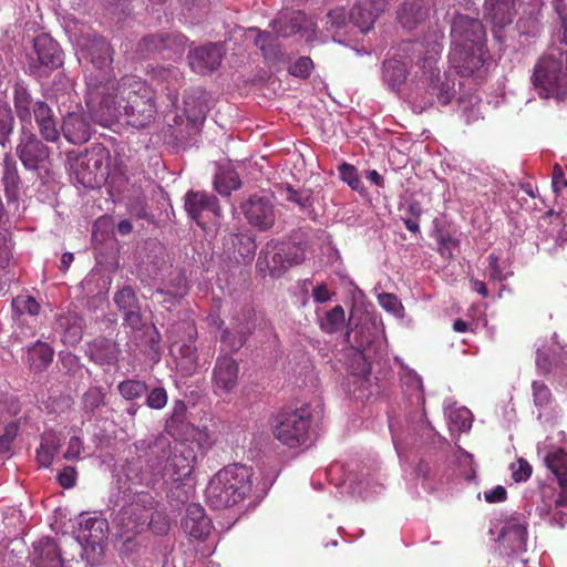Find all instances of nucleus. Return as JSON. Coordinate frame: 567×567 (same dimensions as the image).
Returning a JSON list of instances; mask_svg holds the SVG:
<instances>
[{"label":"nucleus","mask_w":567,"mask_h":567,"mask_svg":"<svg viewBox=\"0 0 567 567\" xmlns=\"http://www.w3.org/2000/svg\"><path fill=\"white\" fill-rule=\"evenodd\" d=\"M53 348L43 341H37L27 349V360L31 370L41 372L53 361Z\"/></svg>","instance_id":"c756f323"},{"label":"nucleus","mask_w":567,"mask_h":567,"mask_svg":"<svg viewBox=\"0 0 567 567\" xmlns=\"http://www.w3.org/2000/svg\"><path fill=\"white\" fill-rule=\"evenodd\" d=\"M116 307L123 312H127L140 307L138 299L132 287L125 286L114 293L113 297Z\"/></svg>","instance_id":"c03bdc74"},{"label":"nucleus","mask_w":567,"mask_h":567,"mask_svg":"<svg viewBox=\"0 0 567 567\" xmlns=\"http://www.w3.org/2000/svg\"><path fill=\"white\" fill-rule=\"evenodd\" d=\"M514 482H526L533 474V467L525 458L520 457L512 464Z\"/></svg>","instance_id":"bf43d9fd"},{"label":"nucleus","mask_w":567,"mask_h":567,"mask_svg":"<svg viewBox=\"0 0 567 567\" xmlns=\"http://www.w3.org/2000/svg\"><path fill=\"white\" fill-rule=\"evenodd\" d=\"M239 380V363L230 355L224 354L216 359L212 371L214 394L225 396L233 392Z\"/></svg>","instance_id":"4468645a"},{"label":"nucleus","mask_w":567,"mask_h":567,"mask_svg":"<svg viewBox=\"0 0 567 567\" xmlns=\"http://www.w3.org/2000/svg\"><path fill=\"white\" fill-rule=\"evenodd\" d=\"M252 326L237 329L235 332L225 330L221 333V341H224L233 351H238L247 342L248 337L252 333Z\"/></svg>","instance_id":"a18cd8bd"},{"label":"nucleus","mask_w":567,"mask_h":567,"mask_svg":"<svg viewBox=\"0 0 567 567\" xmlns=\"http://www.w3.org/2000/svg\"><path fill=\"white\" fill-rule=\"evenodd\" d=\"M338 172L340 178L346 182L351 189L355 192L363 190V183L358 174L357 167L343 162L342 165L338 167Z\"/></svg>","instance_id":"09e8293b"},{"label":"nucleus","mask_w":567,"mask_h":567,"mask_svg":"<svg viewBox=\"0 0 567 567\" xmlns=\"http://www.w3.org/2000/svg\"><path fill=\"white\" fill-rule=\"evenodd\" d=\"M383 10L384 0H362L351 9L350 19L361 33H367Z\"/></svg>","instance_id":"4be33fe9"},{"label":"nucleus","mask_w":567,"mask_h":567,"mask_svg":"<svg viewBox=\"0 0 567 567\" xmlns=\"http://www.w3.org/2000/svg\"><path fill=\"white\" fill-rule=\"evenodd\" d=\"M309 20L302 11H288L281 13L272 22L274 31L282 37H291L307 29Z\"/></svg>","instance_id":"bb28decb"},{"label":"nucleus","mask_w":567,"mask_h":567,"mask_svg":"<svg viewBox=\"0 0 567 567\" xmlns=\"http://www.w3.org/2000/svg\"><path fill=\"white\" fill-rule=\"evenodd\" d=\"M171 353L177 360L181 369L186 371L195 370L198 365L197 348L193 341L171 347Z\"/></svg>","instance_id":"e433bc0d"},{"label":"nucleus","mask_w":567,"mask_h":567,"mask_svg":"<svg viewBox=\"0 0 567 567\" xmlns=\"http://www.w3.org/2000/svg\"><path fill=\"white\" fill-rule=\"evenodd\" d=\"M528 518L524 513L512 514L504 523L498 536L501 545L511 554L523 553L527 549Z\"/></svg>","instance_id":"ddd939ff"},{"label":"nucleus","mask_w":567,"mask_h":567,"mask_svg":"<svg viewBox=\"0 0 567 567\" xmlns=\"http://www.w3.org/2000/svg\"><path fill=\"white\" fill-rule=\"evenodd\" d=\"M498 257L496 254L492 252L488 256V266H489V279L493 282H502L505 280L507 276L503 272L502 268L498 264Z\"/></svg>","instance_id":"69168bd1"},{"label":"nucleus","mask_w":567,"mask_h":567,"mask_svg":"<svg viewBox=\"0 0 567 567\" xmlns=\"http://www.w3.org/2000/svg\"><path fill=\"white\" fill-rule=\"evenodd\" d=\"M346 315L343 308L336 306L320 320V329L326 333L332 334L341 330Z\"/></svg>","instance_id":"79ce46f5"},{"label":"nucleus","mask_w":567,"mask_h":567,"mask_svg":"<svg viewBox=\"0 0 567 567\" xmlns=\"http://www.w3.org/2000/svg\"><path fill=\"white\" fill-rule=\"evenodd\" d=\"M311 416L308 408L280 411L270 419L271 433L288 449L302 446L309 440Z\"/></svg>","instance_id":"39448f33"},{"label":"nucleus","mask_w":567,"mask_h":567,"mask_svg":"<svg viewBox=\"0 0 567 567\" xmlns=\"http://www.w3.org/2000/svg\"><path fill=\"white\" fill-rule=\"evenodd\" d=\"M14 117L11 107L4 101H0V144L6 147L14 128Z\"/></svg>","instance_id":"a19ab883"},{"label":"nucleus","mask_w":567,"mask_h":567,"mask_svg":"<svg viewBox=\"0 0 567 567\" xmlns=\"http://www.w3.org/2000/svg\"><path fill=\"white\" fill-rule=\"evenodd\" d=\"M13 104L21 126L32 127V111L35 101L23 83H16L13 87Z\"/></svg>","instance_id":"cd10ccee"},{"label":"nucleus","mask_w":567,"mask_h":567,"mask_svg":"<svg viewBox=\"0 0 567 567\" xmlns=\"http://www.w3.org/2000/svg\"><path fill=\"white\" fill-rule=\"evenodd\" d=\"M225 50L221 44H203L190 50L187 59L192 70L198 74H207L216 71L221 64Z\"/></svg>","instance_id":"6ab92c4d"},{"label":"nucleus","mask_w":567,"mask_h":567,"mask_svg":"<svg viewBox=\"0 0 567 567\" xmlns=\"http://www.w3.org/2000/svg\"><path fill=\"white\" fill-rule=\"evenodd\" d=\"M250 470L246 465L225 466L214 475L206 487L207 503L218 509L239 504L250 493Z\"/></svg>","instance_id":"7ed1b4c3"},{"label":"nucleus","mask_w":567,"mask_h":567,"mask_svg":"<svg viewBox=\"0 0 567 567\" xmlns=\"http://www.w3.org/2000/svg\"><path fill=\"white\" fill-rule=\"evenodd\" d=\"M427 13L425 6L419 1L404 2L399 12L400 24L406 30H413L426 20Z\"/></svg>","instance_id":"7c9ffc66"},{"label":"nucleus","mask_w":567,"mask_h":567,"mask_svg":"<svg viewBox=\"0 0 567 567\" xmlns=\"http://www.w3.org/2000/svg\"><path fill=\"white\" fill-rule=\"evenodd\" d=\"M112 48L103 38L89 41L84 58L92 68L86 76V106L103 126L124 121L135 128L148 126L156 116L151 87L134 75L115 80Z\"/></svg>","instance_id":"f257e3e1"},{"label":"nucleus","mask_w":567,"mask_h":567,"mask_svg":"<svg viewBox=\"0 0 567 567\" xmlns=\"http://www.w3.org/2000/svg\"><path fill=\"white\" fill-rule=\"evenodd\" d=\"M384 76L391 82L392 85L401 84L405 80L404 66L391 63L384 65Z\"/></svg>","instance_id":"e2e57ef3"},{"label":"nucleus","mask_w":567,"mask_h":567,"mask_svg":"<svg viewBox=\"0 0 567 567\" xmlns=\"http://www.w3.org/2000/svg\"><path fill=\"white\" fill-rule=\"evenodd\" d=\"M567 62V52L544 55L538 59L535 68L533 82L538 94L543 97H556L563 100L567 94V71H564L563 63Z\"/></svg>","instance_id":"423d86ee"},{"label":"nucleus","mask_w":567,"mask_h":567,"mask_svg":"<svg viewBox=\"0 0 567 567\" xmlns=\"http://www.w3.org/2000/svg\"><path fill=\"white\" fill-rule=\"evenodd\" d=\"M544 463L558 480L560 493L557 504H561L564 499H567V452L561 447L551 449L545 454Z\"/></svg>","instance_id":"a878e982"},{"label":"nucleus","mask_w":567,"mask_h":567,"mask_svg":"<svg viewBox=\"0 0 567 567\" xmlns=\"http://www.w3.org/2000/svg\"><path fill=\"white\" fill-rule=\"evenodd\" d=\"M441 44L434 42L431 50L422 58V75L421 83L426 87L430 99L423 102L422 109L433 105V97L436 99L441 105H449L455 95L454 80L446 73H441L437 68V61L441 55Z\"/></svg>","instance_id":"20e7f679"},{"label":"nucleus","mask_w":567,"mask_h":567,"mask_svg":"<svg viewBox=\"0 0 567 567\" xmlns=\"http://www.w3.org/2000/svg\"><path fill=\"white\" fill-rule=\"evenodd\" d=\"M285 255L286 264L288 269L291 266L300 265L305 261L306 251L303 247L295 243H281V249Z\"/></svg>","instance_id":"8fccbe9b"},{"label":"nucleus","mask_w":567,"mask_h":567,"mask_svg":"<svg viewBox=\"0 0 567 567\" xmlns=\"http://www.w3.org/2000/svg\"><path fill=\"white\" fill-rule=\"evenodd\" d=\"M281 243L276 240H270L264 245L261 250L259 251L256 268L258 272L274 278L281 277L287 270L288 265L285 260V255L280 250Z\"/></svg>","instance_id":"a211bd4d"},{"label":"nucleus","mask_w":567,"mask_h":567,"mask_svg":"<svg viewBox=\"0 0 567 567\" xmlns=\"http://www.w3.org/2000/svg\"><path fill=\"white\" fill-rule=\"evenodd\" d=\"M61 130L66 142L73 145H82L89 142L92 125L86 113L68 112L63 118Z\"/></svg>","instance_id":"aec40b11"},{"label":"nucleus","mask_w":567,"mask_h":567,"mask_svg":"<svg viewBox=\"0 0 567 567\" xmlns=\"http://www.w3.org/2000/svg\"><path fill=\"white\" fill-rule=\"evenodd\" d=\"M184 114L189 124L194 128H197L199 124H202L205 120V105L202 103L199 99H196L190 95H186L184 97Z\"/></svg>","instance_id":"ea45409f"},{"label":"nucleus","mask_w":567,"mask_h":567,"mask_svg":"<svg viewBox=\"0 0 567 567\" xmlns=\"http://www.w3.org/2000/svg\"><path fill=\"white\" fill-rule=\"evenodd\" d=\"M556 496L553 488H544L542 492V501L536 506V511H538V515L540 517H551L553 512L555 511L554 499Z\"/></svg>","instance_id":"6e6d98bb"},{"label":"nucleus","mask_w":567,"mask_h":567,"mask_svg":"<svg viewBox=\"0 0 567 567\" xmlns=\"http://www.w3.org/2000/svg\"><path fill=\"white\" fill-rule=\"evenodd\" d=\"M285 197L288 202L298 205L301 208L312 206V192L309 189L296 190L291 186L285 188Z\"/></svg>","instance_id":"603ef678"},{"label":"nucleus","mask_w":567,"mask_h":567,"mask_svg":"<svg viewBox=\"0 0 567 567\" xmlns=\"http://www.w3.org/2000/svg\"><path fill=\"white\" fill-rule=\"evenodd\" d=\"M313 70V61L309 56H300L298 60H296L292 65L290 66V74L296 78L300 79H308L310 78Z\"/></svg>","instance_id":"5fc2aeb1"},{"label":"nucleus","mask_w":567,"mask_h":567,"mask_svg":"<svg viewBox=\"0 0 567 567\" xmlns=\"http://www.w3.org/2000/svg\"><path fill=\"white\" fill-rule=\"evenodd\" d=\"M152 82L159 87L172 107L178 105L179 89L184 83L182 71L176 65H156L151 72Z\"/></svg>","instance_id":"2eb2a0df"},{"label":"nucleus","mask_w":567,"mask_h":567,"mask_svg":"<svg viewBox=\"0 0 567 567\" xmlns=\"http://www.w3.org/2000/svg\"><path fill=\"white\" fill-rule=\"evenodd\" d=\"M12 307L20 315L28 313L30 316L39 315L41 309L38 300L32 296H18L13 299Z\"/></svg>","instance_id":"3c124183"},{"label":"nucleus","mask_w":567,"mask_h":567,"mask_svg":"<svg viewBox=\"0 0 567 567\" xmlns=\"http://www.w3.org/2000/svg\"><path fill=\"white\" fill-rule=\"evenodd\" d=\"M109 526V522L102 516L82 514L78 539L85 549L101 548L107 537Z\"/></svg>","instance_id":"f3484780"},{"label":"nucleus","mask_w":567,"mask_h":567,"mask_svg":"<svg viewBox=\"0 0 567 567\" xmlns=\"http://www.w3.org/2000/svg\"><path fill=\"white\" fill-rule=\"evenodd\" d=\"M61 449V441L55 432H45L42 436V442L37 450V460L43 467H49L55 454Z\"/></svg>","instance_id":"f704fd0d"},{"label":"nucleus","mask_w":567,"mask_h":567,"mask_svg":"<svg viewBox=\"0 0 567 567\" xmlns=\"http://www.w3.org/2000/svg\"><path fill=\"white\" fill-rule=\"evenodd\" d=\"M240 210L247 224L260 231L269 230L276 224L275 197L266 190L249 195L241 202Z\"/></svg>","instance_id":"6e6552de"},{"label":"nucleus","mask_w":567,"mask_h":567,"mask_svg":"<svg viewBox=\"0 0 567 567\" xmlns=\"http://www.w3.org/2000/svg\"><path fill=\"white\" fill-rule=\"evenodd\" d=\"M555 354L549 348L540 347L536 350V368L542 375H548L554 367Z\"/></svg>","instance_id":"864d4df0"},{"label":"nucleus","mask_w":567,"mask_h":567,"mask_svg":"<svg viewBox=\"0 0 567 567\" xmlns=\"http://www.w3.org/2000/svg\"><path fill=\"white\" fill-rule=\"evenodd\" d=\"M555 11L560 18V27L563 29V41L567 44V4L565 0H551Z\"/></svg>","instance_id":"338daca9"},{"label":"nucleus","mask_w":567,"mask_h":567,"mask_svg":"<svg viewBox=\"0 0 567 567\" xmlns=\"http://www.w3.org/2000/svg\"><path fill=\"white\" fill-rule=\"evenodd\" d=\"M1 183L8 203H18L21 192V175L18 162L11 153H6L2 158Z\"/></svg>","instance_id":"5701e85b"},{"label":"nucleus","mask_w":567,"mask_h":567,"mask_svg":"<svg viewBox=\"0 0 567 567\" xmlns=\"http://www.w3.org/2000/svg\"><path fill=\"white\" fill-rule=\"evenodd\" d=\"M533 401L536 408H549L554 401V395L549 386L543 381H533L532 383Z\"/></svg>","instance_id":"49530a36"},{"label":"nucleus","mask_w":567,"mask_h":567,"mask_svg":"<svg viewBox=\"0 0 567 567\" xmlns=\"http://www.w3.org/2000/svg\"><path fill=\"white\" fill-rule=\"evenodd\" d=\"M221 244L226 258L237 265L250 264L257 249L255 238L248 233H226Z\"/></svg>","instance_id":"dca6fc26"},{"label":"nucleus","mask_w":567,"mask_h":567,"mask_svg":"<svg viewBox=\"0 0 567 567\" xmlns=\"http://www.w3.org/2000/svg\"><path fill=\"white\" fill-rule=\"evenodd\" d=\"M153 454L161 452L158 456L159 461L165 460L163 467L164 474L168 475L174 481H181L192 475L193 463L192 460L186 457L183 453L177 450H171V442L165 436H158L151 445Z\"/></svg>","instance_id":"9b49d317"},{"label":"nucleus","mask_w":567,"mask_h":567,"mask_svg":"<svg viewBox=\"0 0 567 567\" xmlns=\"http://www.w3.org/2000/svg\"><path fill=\"white\" fill-rule=\"evenodd\" d=\"M185 208L189 217L202 228L223 216L218 198L205 192H188L185 195Z\"/></svg>","instance_id":"f8f14e48"},{"label":"nucleus","mask_w":567,"mask_h":567,"mask_svg":"<svg viewBox=\"0 0 567 567\" xmlns=\"http://www.w3.org/2000/svg\"><path fill=\"white\" fill-rule=\"evenodd\" d=\"M32 116L38 124L41 137L48 143H56L60 138V131L56 127L54 112L51 106L42 101H35Z\"/></svg>","instance_id":"b1692460"},{"label":"nucleus","mask_w":567,"mask_h":567,"mask_svg":"<svg viewBox=\"0 0 567 567\" xmlns=\"http://www.w3.org/2000/svg\"><path fill=\"white\" fill-rule=\"evenodd\" d=\"M81 405L83 412L92 416L100 409L107 405V392L103 386H90L81 398Z\"/></svg>","instance_id":"c9c22d12"},{"label":"nucleus","mask_w":567,"mask_h":567,"mask_svg":"<svg viewBox=\"0 0 567 567\" xmlns=\"http://www.w3.org/2000/svg\"><path fill=\"white\" fill-rule=\"evenodd\" d=\"M32 564L35 567H63L60 548L51 537H42L33 544Z\"/></svg>","instance_id":"393cba45"},{"label":"nucleus","mask_w":567,"mask_h":567,"mask_svg":"<svg viewBox=\"0 0 567 567\" xmlns=\"http://www.w3.org/2000/svg\"><path fill=\"white\" fill-rule=\"evenodd\" d=\"M167 401V391L162 386L154 388L146 396V405L154 410L163 409L166 406Z\"/></svg>","instance_id":"13d9d810"},{"label":"nucleus","mask_w":567,"mask_h":567,"mask_svg":"<svg viewBox=\"0 0 567 567\" xmlns=\"http://www.w3.org/2000/svg\"><path fill=\"white\" fill-rule=\"evenodd\" d=\"M257 34L255 37V45L262 52L265 60L268 62H277L284 56L282 51L279 48L277 39L266 31L259 29H251Z\"/></svg>","instance_id":"72a5a7b5"},{"label":"nucleus","mask_w":567,"mask_h":567,"mask_svg":"<svg viewBox=\"0 0 567 567\" xmlns=\"http://www.w3.org/2000/svg\"><path fill=\"white\" fill-rule=\"evenodd\" d=\"M165 48L164 33L146 34L137 42L136 52L146 58L156 53H164Z\"/></svg>","instance_id":"4c0bfd02"},{"label":"nucleus","mask_w":567,"mask_h":567,"mask_svg":"<svg viewBox=\"0 0 567 567\" xmlns=\"http://www.w3.org/2000/svg\"><path fill=\"white\" fill-rule=\"evenodd\" d=\"M450 419L455 429L460 432H467L472 426L471 411L467 409L452 411Z\"/></svg>","instance_id":"4d7b16f0"},{"label":"nucleus","mask_w":567,"mask_h":567,"mask_svg":"<svg viewBox=\"0 0 567 567\" xmlns=\"http://www.w3.org/2000/svg\"><path fill=\"white\" fill-rule=\"evenodd\" d=\"M117 390L124 400L134 401L143 396L147 392L148 388L144 381L130 379L120 382L117 384Z\"/></svg>","instance_id":"37998d69"},{"label":"nucleus","mask_w":567,"mask_h":567,"mask_svg":"<svg viewBox=\"0 0 567 567\" xmlns=\"http://www.w3.org/2000/svg\"><path fill=\"white\" fill-rule=\"evenodd\" d=\"M182 528L189 537L203 542L212 533L213 523L200 504L192 503L186 507Z\"/></svg>","instance_id":"412c9836"},{"label":"nucleus","mask_w":567,"mask_h":567,"mask_svg":"<svg viewBox=\"0 0 567 567\" xmlns=\"http://www.w3.org/2000/svg\"><path fill=\"white\" fill-rule=\"evenodd\" d=\"M72 171L83 187H100L110 176V151L95 145L74 158Z\"/></svg>","instance_id":"0eeeda50"},{"label":"nucleus","mask_w":567,"mask_h":567,"mask_svg":"<svg viewBox=\"0 0 567 567\" xmlns=\"http://www.w3.org/2000/svg\"><path fill=\"white\" fill-rule=\"evenodd\" d=\"M123 515L128 519L127 529L133 533H140L145 526L152 525L154 519L153 509L138 504H131Z\"/></svg>","instance_id":"2f4dec72"},{"label":"nucleus","mask_w":567,"mask_h":567,"mask_svg":"<svg viewBox=\"0 0 567 567\" xmlns=\"http://www.w3.org/2000/svg\"><path fill=\"white\" fill-rule=\"evenodd\" d=\"M559 496L554 499L555 511L550 516V522L558 527H564L567 524V513L563 512L561 507H567V499H564L560 504H557Z\"/></svg>","instance_id":"774afa93"},{"label":"nucleus","mask_w":567,"mask_h":567,"mask_svg":"<svg viewBox=\"0 0 567 567\" xmlns=\"http://www.w3.org/2000/svg\"><path fill=\"white\" fill-rule=\"evenodd\" d=\"M78 472L74 466H64L58 475V482L64 488L73 487L76 483Z\"/></svg>","instance_id":"0e129e2a"},{"label":"nucleus","mask_w":567,"mask_h":567,"mask_svg":"<svg viewBox=\"0 0 567 567\" xmlns=\"http://www.w3.org/2000/svg\"><path fill=\"white\" fill-rule=\"evenodd\" d=\"M124 323L132 327L134 331H141L146 324V320L141 313V308L137 307L124 313Z\"/></svg>","instance_id":"680f3d73"},{"label":"nucleus","mask_w":567,"mask_h":567,"mask_svg":"<svg viewBox=\"0 0 567 567\" xmlns=\"http://www.w3.org/2000/svg\"><path fill=\"white\" fill-rule=\"evenodd\" d=\"M452 51L450 60L457 73L470 76L486 61V31L478 19L465 14L453 18L451 25Z\"/></svg>","instance_id":"f03ea898"},{"label":"nucleus","mask_w":567,"mask_h":567,"mask_svg":"<svg viewBox=\"0 0 567 567\" xmlns=\"http://www.w3.org/2000/svg\"><path fill=\"white\" fill-rule=\"evenodd\" d=\"M83 450H84L83 439L79 435H72L69 439V442L66 445V452L64 453V458H66L68 461L79 460Z\"/></svg>","instance_id":"052dcab7"},{"label":"nucleus","mask_w":567,"mask_h":567,"mask_svg":"<svg viewBox=\"0 0 567 567\" xmlns=\"http://www.w3.org/2000/svg\"><path fill=\"white\" fill-rule=\"evenodd\" d=\"M495 28L503 29L513 23L515 16V0H497L492 3L487 13Z\"/></svg>","instance_id":"473e14b6"},{"label":"nucleus","mask_w":567,"mask_h":567,"mask_svg":"<svg viewBox=\"0 0 567 567\" xmlns=\"http://www.w3.org/2000/svg\"><path fill=\"white\" fill-rule=\"evenodd\" d=\"M56 328L63 333L64 344L75 346L83 338L84 320L76 313L69 312L56 319Z\"/></svg>","instance_id":"c85d7f7f"},{"label":"nucleus","mask_w":567,"mask_h":567,"mask_svg":"<svg viewBox=\"0 0 567 567\" xmlns=\"http://www.w3.org/2000/svg\"><path fill=\"white\" fill-rule=\"evenodd\" d=\"M34 56H30L28 73L35 78L48 76L63 64V54L59 44L48 34H40L33 42Z\"/></svg>","instance_id":"1a4fd4ad"},{"label":"nucleus","mask_w":567,"mask_h":567,"mask_svg":"<svg viewBox=\"0 0 567 567\" xmlns=\"http://www.w3.org/2000/svg\"><path fill=\"white\" fill-rule=\"evenodd\" d=\"M16 154L25 171L37 172L49 163L51 151L32 127L20 126Z\"/></svg>","instance_id":"9d476101"},{"label":"nucleus","mask_w":567,"mask_h":567,"mask_svg":"<svg viewBox=\"0 0 567 567\" xmlns=\"http://www.w3.org/2000/svg\"><path fill=\"white\" fill-rule=\"evenodd\" d=\"M187 41L188 39L182 33L165 34L167 58H179L186 49Z\"/></svg>","instance_id":"de8ad7c7"},{"label":"nucleus","mask_w":567,"mask_h":567,"mask_svg":"<svg viewBox=\"0 0 567 567\" xmlns=\"http://www.w3.org/2000/svg\"><path fill=\"white\" fill-rule=\"evenodd\" d=\"M214 187L221 196H229L241 187V181L235 172L221 171L214 178Z\"/></svg>","instance_id":"58836bf2"}]
</instances>
